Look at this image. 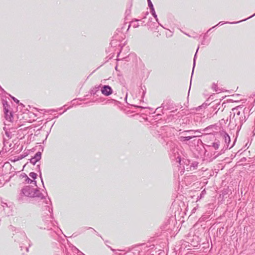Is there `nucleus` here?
<instances>
[{"label": "nucleus", "instance_id": "nucleus-1", "mask_svg": "<svg viewBox=\"0 0 255 255\" xmlns=\"http://www.w3.org/2000/svg\"><path fill=\"white\" fill-rule=\"evenodd\" d=\"M20 197L22 196L29 197H39L43 198V195L40 193V191L36 188H34L30 186H26L23 187L20 193Z\"/></svg>", "mask_w": 255, "mask_h": 255}, {"label": "nucleus", "instance_id": "nucleus-2", "mask_svg": "<svg viewBox=\"0 0 255 255\" xmlns=\"http://www.w3.org/2000/svg\"><path fill=\"white\" fill-rule=\"evenodd\" d=\"M2 104L4 108L5 118L7 121L11 122L12 120V115L11 112L8 110L9 106L7 102L6 101H3Z\"/></svg>", "mask_w": 255, "mask_h": 255}, {"label": "nucleus", "instance_id": "nucleus-3", "mask_svg": "<svg viewBox=\"0 0 255 255\" xmlns=\"http://www.w3.org/2000/svg\"><path fill=\"white\" fill-rule=\"evenodd\" d=\"M102 93L105 96H109L112 93V89L109 86H104L101 89Z\"/></svg>", "mask_w": 255, "mask_h": 255}, {"label": "nucleus", "instance_id": "nucleus-4", "mask_svg": "<svg viewBox=\"0 0 255 255\" xmlns=\"http://www.w3.org/2000/svg\"><path fill=\"white\" fill-rule=\"evenodd\" d=\"M41 152H37L35 154L34 157L30 159V162L31 163H33V164H35L36 162H37L41 159Z\"/></svg>", "mask_w": 255, "mask_h": 255}, {"label": "nucleus", "instance_id": "nucleus-5", "mask_svg": "<svg viewBox=\"0 0 255 255\" xmlns=\"http://www.w3.org/2000/svg\"><path fill=\"white\" fill-rule=\"evenodd\" d=\"M194 137H195V135L187 136H181L179 137V139L181 141H185L186 140H189Z\"/></svg>", "mask_w": 255, "mask_h": 255}, {"label": "nucleus", "instance_id": "nucleus-6", "mask_svg": "<svg viewBox=\"0 0 255 255\" xmlns=\"http://www.w3.org/2000/svg\"><path fill=\"white\" fill-rule=\"evenodd\" d=\"M224 139H225V142H226L227 143H229L230 142V136L227 134V133H225L224 135Z\"/></svg>", "mask_w": 255, "mask_h": 255}, {"label": "nucleus", "instance_id": "nucleus-7", "mask_svg": "<svg viewBox=\"0 0 255 255\" xmlns=\"http://www.w3.org/2000/svg\"><path fill=\"white\" fill-rule=\"evenodd\" d=\"M150 10H151V13L152 15L154 16V17L155 18L156 21L157 22H158V18H157V15H156V13H155V10H154V8L150 9Z\"/></svg>", "mask_w": 255, "mask_h": 255}, {"label": "nucleus", "instance_id": "nucleus-8", "mask_svg": "<svg viewBox=\"0 0 255 255\" xmlns=\"http://www.w3.org/2000/svg\"><path fill=\"white\" fill-rule=\"evenodd\" d=\"M138 20H136L135 21H132L131 22L130 25H132L133 27L136 28L139 25L137 23Z\"/></svg>", "mask_w": 255, "mask_h": 255}, {"label": "nucleus", "instance_id": "nucleus-9", "mask_svg": "<svg viewBox=\"0 0 255 255\" xmlns=\"http://www.w3.org/2000/svg\"><path fill=\"white\" fill-rule=\"evenodd\" d=\"M29 176L33 179H35L37 177V174L34 172H31L29 173Z\"/></svg>", "mask_w": 255, "mask_h": 255}, {"label": "nucleus", "instance_id": "nucleus-10", "mask_svg": "<svg viewBox=\"0 0 255 255\" xmlns=\"http://www.w3.org/2000/svg\"><path fill=\"white\" fill-rule=\"evenodd\" d=\"M26 181L27 182V183H32L33 182L34 183V184H36V181H34V180H32L31 179H30L28 177H27L26 178Z\"/></svg>", "mask_w": 255, "mask_h": 255}, {"label": "nucleus", "instance_id": "nucleus-11", "mask_svg": "<svg viewBox=\"0 0 255 255\" xmlns=\"http://www.w3.org/2000/svg\"><path fill=\"white\" fill-rule=\"evenodd\" d=\"M147 1H148V6L149 7L150 9L154 8L153 4H152L151 1H150V0H147Z\"/></svg>", "mask_w": 255, "mask_h": 255}, {"label": "nucleus", "instance_id": "nucleus-12", "mask_svg": "<svg viewBox=\"0 0 255 255\" xmlns=\"http://www.w3.org/2000/svg\"><path fill=\"white\" fill-rule=\"evenodd\" d=\"M219 145L217 143H213V147L215 149H217L219 148Z\"/></svg>", "mask_w": 255, "mask_h": 255}, {"label": "nucleus", "instance_id": "nucleus-13", "mask_svg": "<svg viewBox=\"0 0 255 255\" xmlns=\"http://www.w3.org/2000/svg\"><path fill=\"white\" fill-rule=\"evenodd\" d=\"M197 165H198V163H196V162H194L192 164V165H191V167H193V169H196V167H197Z\"/></svg>", "mask_w": 255, "mask_h": 255}, {"label": "nucleus", "instance_id": "nucleus-14", "mask_svg": "<svg viewBox=\"0 0 255 255\" xmlns=\"http://www.w3.org/2000/svg\"><path fill=\"white\" fill-rule=\"evenodd\" d=\"M205 190L202 191L201 193L200 197L199 199H201L205 195ZM198 200H199L198 198Z\"/></svg>", "mask_w": 255, "mask_h": 255}, {"label": "nucleus", "instance_id": "nucleus-15", "mask_svg": "<svg viewBox=\"0 0 255 255\" xmlns=\"http://www.w3.org/2000/svg\"><path fill=\"white\" fill-rule=\"evenodd\" d=\"M254 15H253L252 16H250L249 17H248V18H246V19H244V20H240V21H238V22H232L231 23H238V22H242V21L246 20H247V19H248V18H250V17H252V16H254Z\"/></svg>", "mask_w": 255, "mask_h": 255}, {"label": "nucleus", "instance_id": "nucleus-16", "mask_svg": "<svg viewBox=\"0 0 255 255\" xmlns=\"http://www.w3.org/2000/svg\"><path fill=\"white\" fill-rule=\"evenodd\" d=\"M12 98L16 103H18L19 102V101L15 99L14 97H12Z\"/></svg>", "mask_w": 255, "mask_h": 255}, {"label": "nucleus", "instance_id": "nucleus-17", "mask_svg": "<svg viewBox=\"0 0 255 255\" xmlns=\"http://www.w3.org/2000/svg\"><path fill=\"white\" fill-rule=\"evenodd\" d=\"M185 132H193V130H186V131H185Z\"/></svg>", "mask_w": 255, "mask_h": 255}, {"label": "nucleus", "instance_id": "nucleus-18", "mask_svg": "<svg viewBox=\"0 0 255 255\" xmlns=\"http://www.w3.org/2000/svg\"><path fill=\"white\" fill-rule=\"evenodd\" d=\"M196 53L195 54V56H194V66L195 65V58H196Z\"/></svg>", "mask_w": 255, "mask_h": 255}, {"label": "nucleus", "instance_id": "nucleus-19", "mask_svg": "<svg viewBox=\"0 0 255 255\" xmlns=\"http://www.w3.org/2000/svg\"><path fill=\"white\" fill-rule=\"evenodd\" d=\"M222 24H223V23L222 21H221L217 25H222Z\"/></svg>", "mask_w": 255, "mask_h": 255}, {"label": "nucleus", "instance_id": "nucleus-20", "mask_svg": "<svg viewBox=\"0 0 255 255\" xmlns=\"http://www.w3.org/2000/svg\"><path fill=\"white\" fill-rule=\"evenodd\" d=\"M110 248L111 249V250L113 251V252H116V251L113 249H112L111 247H110Z\"/></svg>", "mask_w": 255, "mask_h": 255}, {"label": "nucleus", "instance_id": "nucleus-21", "mask_svg": "<svg viewBox=\"0 0 255 255\" xmlns=\"http://www.w3.org/2000/svg\"><path fill=\"white\" fill-rule=\"evenodd\" d=\"M177 159H178V160H177V161L178 162L180 163V158H179L178 157L177 158Z\"/></svg>", "mask_w": 255, "mask_h": 255}, {"label": "nucleus", "instance_id": "nucleus-22", "mask_svg": "<svg viewBox=\"0 0 255 255\" xmlns=\"http://www.w3.org/2000/svg\"><path fill=\"white\" fill-rule=\"evenodd\" d=\"M115 254H116V255H122L121 254H119V253H118L117 252H116V253H115Z\"/></svg>", "mask_w": 255, "mask_h": 255}, {"label": "nucleus", "instance_id": "nucleus-23", "mask_svg": "<svg viewBox=\"0 0 255 255\" xmlns=\"http://www.w3.org/2000/svg\"><path fill=\"white\" fill-rule=\"evenodd\" d=\"M240 112H238L237 113V115H238V116H239V115H240Z\"/></svg>", "mask_w": 255, "mask_h": 255}, {"label": "nucleus", "instance_id": "nucleus-24", "mask_svg": "<svg viewBox=\"0 0 255 255\" xmlns=\"http://www.w3.org/2000/svg\"><path fill=\"white\" fill-rule=\"evenodd\" d=\"M195 210H196V209H195V208H194V209H193V211H194H194H195Z\"/></svg>", "mask_w": 255, "mask_h": 255}]
</instances>
